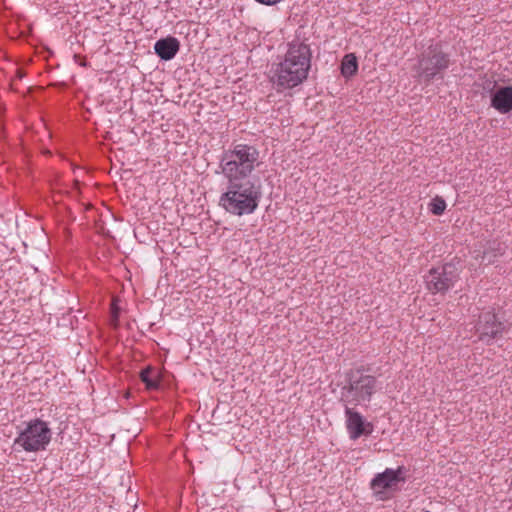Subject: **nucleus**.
I'll return each mask as SVG.
<instances>
[{
	"label": "nucleus",
	"instance_id": "f257e3e1",
	"mask_svg": "<svg viewBox=\"0 0 512 512\" xmlns=\"http://www.w3.org/2000/svg\"><path fill=\"white\" fill-rule=\"evenodd\" d=\"M312 52L309 45L292 41L279 63L272 65L270 81L277 92H283L302 84L311 68Z\"/></svg>",
	"mask_w": 512,
	"mask_h": 512
},
{
	"label": "nucleus",
	"instance_id": "f03ea898",
	"mask_svg": "<svg viewBox=\"0 0 512 512\" xmlns=\"http://www.w3.org/2000/svg\"><path fill=\"white\" fill-rule=\"evenodd\" d=\"M262 199L261 185L251 180L227 182L219 197V206L233 216L253 214Z\"/></svg>",
	"mask_w": 512,
	"mask_h": 512
},
{
	"label": "nucleus",
	"instance_id": "7ed1b4c3",
	"mask_svg": "<svg viewBox=\"0 0 512 512\" xmlns=\"http://www.w3.org/2000/svg\"><path fill=\"white\" fill-rule=\"evenodd\" d=\"M259 164V151L255 147L238 144L223 154L220 168L227 182L245 181Z\"/></svg>",
	"mask_w": 512,
	"mask_h": 512
},
{
	"label": "nucleus",
	"instance_id": "20e7f679",
	"mask_svg": "<svg viewBox=\"0 0 512 512\" xmlns=\"http://www.w3.org/2000/svg\"><path fill=\"white\" fill-rule=\"evenodd\" d=\"M52 439V431L48 424L34 419L25 424L14 440V448L25 452L44 451Z\"/></svg>",
	"mask_w": 512,
	"mask_h": 512
},
{
	"label": "nucleus",
	"instance_id": "39448f33",
	"mask_svg": "<svg viewBox=\"0 0 512 512\" xmlns=\"http://www.w3.org/2000/svg\"><path fill=\"white\" fill-rule=\"evenodd\" d=\"M379 389L378 381L374 376L361 375L351 380L349 386L342 389L341 400L345 405H360L369 402Z\"/></svg>",
	"mask_w": 512,
	"mask_h": 512
},
{
	"label": "nucleus",
	"instance_id": "423d86ee",
	"mask_svg": "<svg viewBox=\"0 0 512 512\" xmlns=\"http://www.w3.org/2000/svg\"><path fill=\"white\" fill-rule=\"evenodd\" d=\"M458 278L457 267L451 263H446L430 269L425 276V283L431 293H444L455 285Z\"/></svg>",
	"mask_w": 512,
	"mask_h": 512
},
{
	"label": "nucleus",
	"instance_id": "0eeeda50",
	"mask_svg": "<svg viewBox=\"0 0 512 512\" xmlns=\"http://www.w3.org/2000/svg\"><path fill=\"white\" fill-rule=\"evenodd\" d=\"M403 468H386L384 472L378 473L371 481L370 487L377 500L384 501L390 498L397 489L400 482H404Z\"/></svg>",
	"mask_w": 512,
	"mask_h": 512
},
{
	"label": "nucleus",
	"instance_id": "6e6552de",
	"mask_svg": "<svg viewBox=\"0 0 512 512\" xmlns=\"http://www.w3.org/2000/svg\"><path fill=\"white\" fill-rule=\"evenodd\" d=\"M479 339L490 341L501 336L505 330L504 324L497 319L493 309L482 311L475 326Z\"/></svg>",
	"mask_w": 512,
	"mask_h": 512
},
{
	"label": "nucleus",
	"instance_id": "1a4fd4ad",
	"mask_svg": "<svg viewBox=\"0 0 512 512\" xmlns=\"http://www.w3.org/2000/svg\"><path fill=\"white\" fill-rule=\"evenodd\" d=\"M448 59L445 54L436 49L429 51L419 61V76L431 80L441 70L448 67Z\"/></svg>",
	"mask_w": 512,
	"mask_h": 512
},
{
	"label": "nucleus",
	"instance_id": "9d476101",
	"mask_svg": "<svg viewBox=\"0 0 512 512\" xmlns=\"http://www.w3.org/2000/svg\"><path fill=\"white\" fill-rule=\"evenodd\" d=\"M346 428L352 440L358 439L363 434L372 433L373 427L371 423L364 420L363 416L354 411L349 405H345Z\"/></svg>",
	"mask_w": 512,
	"mask_h": 512
},
{
	"label": "nucleus",
	"instance_id": "9b49d317",
	"mask_svg": "<svg viewBox=\"0 0 512 512\" xmlns=\"http://www.w3.org/2000/svg\"><path fill=\"white\" fill-rule=\"evenodd\" d=\"M491 106L501 114L512 110V86L498 88L491 97Z\"/></svg>",
	"mask_w": 512,
	"mask_h": 512
},
{
	"label": "nucleus",
	"instance_id": "f8f14e48",
	"mask_svg": "<svg viewBox=\"0 0 512 512\" xmlns=\"http://www.w3.org/2000/svg\"><path fill=\"white\" fill-rule=\"evenodd\" d=\"M180 43L175 37H166L156 41L154 45L155 53L163 60H171L178 53Z\"/></svg>",
	"mask_w": 512,
	"mask_h": 512
},
{
	"label": "nucleus",
	"instance_id": "ddd939ff",
	"mask_svg": "<svg viewBox=\"0 0 512 512\" xmlns=\"http://www.w3.org/2000/svg\"><path fill=\"white\" fill-rule=\"evenodd\" d=\"M140 379L145 384L146 389L155 390L160 385V375L157 369L147 367L140 373Z\"/></svg>",
	"mask_w": 512,
	"mask_h": 512
},
{
	"label": "nucleus",
	"instance_id": "4468645a",
	"mask_svg": "<svg viewBox=\"0 0 512 512\" xmlns=\"http://www.w3.org/2000/svg\"><path fill=\"white\" fill-rule=\"evenodd\" d=\"M358 71V61L355 54H346L341 62V74L345 78L354 76Z\"/></svg>",
	"mask_w": 512,
	"mask_h": 512
},
{
	"label": "nucleus",
	"instance_id": "2eb2a0df",
	"mask_svg": "<svg viewBox=\"0 0 512 512\" xmlns=\"http://www.w3.org/2000/svg\"><path fill=\"white\" fill-rule=\"evenodd\" d=\"M446 207V201L441 196H435L428 204L429 211L435 216L442 215Z\"/></svg>",
	"mask_w": 512,
	"mask_h": 512
},
{
	"label": "nucleus",
	"instance_id": "dca6fc26",
	"mask_svg": "<svg viewBox=\"0 0 512 512\" xmlns=\"http://www.w3.org/2000/svg\"><path fill=\"white\" fill-rule=\"evenodd\" d=\"M118 316H119V308L117 305V301L114 299L111 303V319H112V323L114 326L117 325Z\"/></svg>",
	"mask_w": 512,
	"mask_h": 512
},
{
	"label": "nucleus",
	"instance_id": "f3484780",
	"mask_svg": "<svg viewBox=\"0 0 512 512\" xmlns=\"http://www.w3.org/2000/svg\"><path fill=\"white\" fill-rule=\"evenodd\" d=\"M488 257V253L484 252L483 259H486Z\"/></svg>",
	"mask_w": 512,
	"mask_h": 512
}]
</instances>
